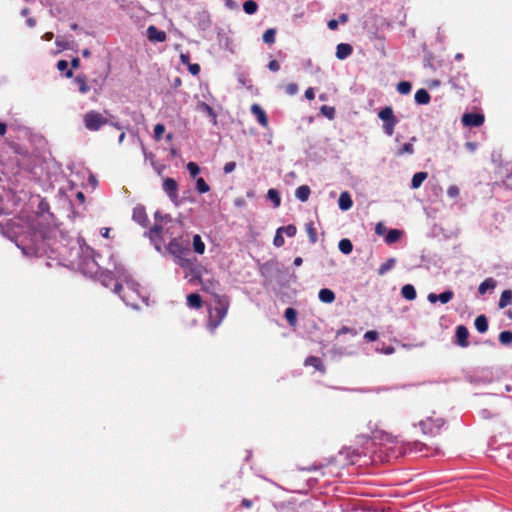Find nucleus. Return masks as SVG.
<instances>
[{
    "label": "nucleus",
    "mask_w": 512,
    "mask_h": 512,
    "mask_svg": "<svg viewBox=\"0 0 512 512\" xmlns=\"http://www.w3.org/2000/svg\"><path fill=\"white\" fill-rule=\"evenodd\" d=\"M71 66L73 68H78L80 66V60L79 58L75 57L71 60Z\"/></svg>",
    "instance_id": "774afa93"
},
{
    "label": "nucleus",
    "mask_w": 512,
    "mask_h": 512,
    "mask_svg": "<svg viewBox=\"0 0 512 512\" xmlns=\"http://www.w3.org/2000/svg\"><path fill=\"white\" fill-rule=\"evenodd\" d=\"M386 231V227L384 226L383 223L379 222L376 224L375 226V233L378 234V235H383Z\"/></svg>",
    "instance_id": "4d7b16f0"
},
{
    "label": "nucleus",
    "mask_w": 512,
    "mask_h": 512,
    "mask_svg": "<svg viewBox=\"0 0 512 512\" xmlns=\"http://www.w3.org/2000/svg\"><path fill=\"white\" fill-rule=\"evenodd\" d=\"M84 126L89 131H98L102 126L107 125L109 120L100 112L88 111L83 117Z\"/></svg>",
    "instance_id": "7ed1b4c3"
},
{
    "label": "nucleus",
    "mask_w": 512,
    "mask_h": 512,
    "mask_svg": "<svg viewBox=\"0 0 512 512\" xmlns=\"http://www.w3.org/2000/svg\"><path fill=\"white\" fill-rule=\"evenodd\" d=\"M241 506L246 509H250L253 506V501L247 498H243L241 501Z\"/></svg>",
    "instance_id": "bf43d9fd"
},
{
    "label": "nucleus",
    "mask_w": 512,
    "mask_h": 512,
    "mask_svg": "<svg viewBox=\"0 0 512 512\" xmlns=\"http://www.w3.org/2000/svg\"><path fill=\"white\" fill-rule=\"evenodd\" d=\"M199 282L202 286V290L205 292L212 293L213 295L216 294L214 291L218 285V282L214 280H202L200 276V271L197 268L191 269V278L189 279V282Z\"/></svg>",
    "instance_id": "39448f33"
},
{
    "label": "nucleus",
    "mask_w": 512,
    "mask_h": 512,
    "mask_svg": "<svg viewBox=\"0 0 512 512\" xmlns=\"http://www.w3.org/2000/svg\"><path fill=\"white\" fill-rule=\"evenodd\" d=\"M133 219L142 226H145L148 222V216L146 214L145 208L142 206L135 207L133 210Z\"/></svg>",
    "instance_id": "4468645a"
},
{
    "label": "nucleus",
    "mask_w": 512,
    "mask_h": 512,
    "mask_svg": "<svg viewBox=\"0 0 512 512\" xmlns=\"http://www.w3.org/2000/svg\"><path fill=\"white\" fill-rule=\"evenodd\" d=\"M475 328L479 333H485L488 330V319L485 315H479L474 322Z\"/></svg>",
    "instance_id": "5701e85b"
},
{
    "label": "nucleus",
    "mask_w": 512,
    "mask_h": 512,
    "mask_svg": "<svg viewBox=\"0 0 512 512\" xmlns=\"http://www.w3.org/2000/svg\"><path fill=\"white\" fill-rule=\"evenodd\" d=\"M347 333H352V334H356L353 329L347 327V326H343L341 329L338 330L337 332V335H341V334H347Z\"/></svg>",
    "instance_id": "680f3d73"
},
{
    "label": "nucleus",
    "mask_w": 512,
    "mask_h": 512,
    "mask_svg": "<svg viewBox=\"0 0 512 512\" xmlns=\"http://www.w3.org/2000/svg\"><path fill=\"white\" fill-rule=\"evenodd\" d=\"M411 89H412V85L408 81H401L397 85V91L403 95L410 93Z\"/></svg>",
    "instance_id": "4c0bfd02"
},
{
    "label": "nucleus",
    "mask_w": 512,
    "mask_h": 512,
    "mask_svg": "<svg viewBox=\"0 0 512 512\" xmlns=\"http://www.w3.org/2000/svg\"><path fill=\"white\" fill-rule=\"evenodd\" d=\"M196 188L197 191L201 194L207 193L210 190L209 185L206 183V181L203 178H198L196 181Z\"/></svg>",
    "instance_id": "a19ab883"
},
{
    "label": "nucleus",
    "mask_w": 512,
    "mask_h": 512,
    "mask_svg": "<svg viewBox=\"0 0 512 512\" xmlns=\"http://www.w3.org/2000/svg\"><path fill=\"white\" fill-rule=\"evenodd\" d=\"M415 101L416 103L420 104V105H426L430 102V94L428 93L427 90L425 89H419L416 91L415 93Z\"/></svg>",
    "instance_id": "6ab92c4d"
},
{
    "label": "nucleus",
    "mask_w": 512,
    "mask_h": 512,
    "mask_svg": "<svg viewBox=\"0 0 512 512\" xmlns=\"http://www.w3.org/2000/svg\"><path fill=\"white\" fill-rule=\"evenodd\" d=\"M461 121L466 127H479L484 123L485 117L481 113H465Z\"/></svg>",
    "instance_id": "0eeeda50"
},
{
    "label": "nucleus",
    "mask_w": 512,
    "mask_h": 512,
    "mask_svg": "<svg viewBox=\"0 0 512 512\" xmlns=\"http://www.w3.org/2000/svg\"><path fill=\"white\" fill-rule=\"evenodd\" d=\"M338 248L343 254L348 255L353 250V244L349 239L343 238L339 241Z\"/></svg>",
    "instance_id": "cd10ccee"
},
{
    "label": "nucleus",
    "mask_w": 512,
    "mask_h": 512,
    "mask_svg": "<svg viewBox=\"0 0 512 512\" xmlns=\"http://www.w3.org/2000/svg\"><path fill=\"white\" fill-rule=\"evenodd\" d=\"M275 36H276V29L269 28L264 32L262 39H263L264 43H266L268 45H272L275 43Z\"/></svg>",
    "instance_id": "473e14b6"
},
{
    "label": "nucleus",
    "mask_w": 512,
    "mask_h": 512,
    "mask_svg": "<svg viewBox=\"0 0 512 512\" xmlns=\"http://www.w3.org/2000/svg\"><path fill=\"white\" fill-rule=\"evenodd\" d=\"M267 196L274 203L275 207H278L280 205L281 199L277 190L269 189Z\"/></svg>",
    "instance_id": "ea45409f"
},
{
    "label": "nucleus",
    "mask_w": 512,
    "mask_h": 512,
    "mask_svg": "<svg viewBox=\"0 0 512 512\" xmlns=\"http://www.w3.org/2000/svg\"><path fill=\"white\" fill-rule=\"evenodd\" d=\"M75 82L78 84L79 92L82 94H86L89 91V86L87 84V78L85 75H78L75 78Z\"/></svg>",
    "instance_id": "c756f323"
},
{
    "label": "nucleus",
    "mask_w": 512,
    "mask_h": 512,
    "mask_svg": "<svg viewBox=\"0 0 512 512\" xmlns=\"http://www.w3.org/2000/svg\"><path fill=\"white\" fill-rule=\"evenodd\" d=\"M243 9L245 13L252 15L258 9V4L254 0H247L243 3Z\"/></svg>",
    "instance_id": "f704fd0d"
},
{
    "label": "nucleus",
    "mask_w": 512,
    "mask_h": 512,
    "mask_svg": "<svg viewBox=\"0 0 512 512\" xmlns=\"http://www.w3.org/2000/svg\"><path fill=\"white\" fill-rule=\"evenodd\" d=\"M430 303H436L438 301V295L434 293H430L427 297Z\"/></svg>",
    "instance_id": "69168bd1"
},
{
    "label": "nucleus",
    "mask_w": 512,
    "mask_h": 512,
    "mask_svg": "<svg viewBox=\"0 0 512 512\" xmlns=\"http://www.w3.org/2000/svg\"><path fill=\"white\" fill-rule=\"evenodd\" d=\"M401 235H402V231H400L398 229H391L388 231V233L385 237V242L387 244H393L400 239Z\"/></svg>",
    "instance_id": "c85d7f7f"
},
{
    "label": "nucleus",
    "mask_w": 512,
    "mask_h": 512,
    "mask_svg": "<svg viewBox=\"0 0 512 512\" xmlns=\"http://www.w3.org/2000/svg\"><path fill=\"white\" fill-rule=\"evenodd\" d=\"M57 68L59 71H66L65 76L71 78L73 76L72 70H67L68 62L66 60H59L57 62Z\"/></svg>",
    "instance_id": "37998d69"
},
{
    "label": "nucleus",
    "mask_w": 512,
    "mask_h": 512,
    "mask_svg": "<svg viewBox=\"0 0 512 512\" xmlns=\"http://www.w3.org/2000/svg\"><path fill=\"white\" fill-rule=\"evenodd\" d=\"M188 70L189 72L194 75V76H197L199 73H200V65L197 64V63H194V64H189L188 65Z\"/></svg>",
    "instance_id": "864d4df0"
},
{
    "label": "nucleus",
    "mask_w": 512,
    "mask_h": 512,
    "mask_svg": "<svg viewBox=\"0 0 512 512\" xmlns=\"http://www.w3.org/2000/svg\"><path fill=\"white\" fill-rule=\"evenodd\" d=\"M236 168V163L234 161H231V162H227L225 165H224V173L226 174H229L231 172H233Z\"/></svg>",
    "instance_id": "5fc2aeb1"
},
{
    "label": "nucleus",
    "mask_w": 512,
    "mask_h": 512,
    "mask_svg": "<svg viewBox=\"0 0 512 512\" xmlns=\"http://www.w3.org/2000/svg\"><path fill=\"white\" fill-rule=\"evenodd\" d=\"M423 429L429 430L433 433V428L439 430L444 425V420L440 417H428L426 420L421 421Z\"/></svg>",
    "instance_id": "9b49d317"
},
{
    "label": "nucleus",
    "mask_w": 512,
    "mask_h": 512,
    "mask_svg": "<svg viewBox=\"0 0 512 512\" xmlns=\"http://www.w3.org/2000/svg\"><path fill=\"white\" fill-rule=\"evenodd\" d=\"M428 173L427 172H417L413 175L411 180V187L413 189H418L422 183L427 179Z\"/></svg>",
    "instance_id": "412c9836"
},
{
    "label": "nucleus",
    "mask_w": 512,
    "mask_h": 512,
    "mask_svg": "<svg viewBox=\"0 0 512 512\" xmlns=\"http://www.w3.org/2000/svg\"><path fill=\"white\" fill-rule=\"evenodd\" d=\"M167 250L175 257H181L188 251V242L184 243L181 238H173L167 245Z\"/></svg>",
    "instance_id": "423d86ee"
},
{
    "label": "nucleus",
    "mask_w": 512,
    "mask_h": 512,
    "mask_svg": "<svg viewBox=\"0 0 512 512\" xmlns=\"http://www.w3.org/2000/svg\"><path fill=\"white\" fill-rule=\"evenodd\" d=\"M378 117L383 121V130L385 134L392 136L398 122L393 109L390 106L382 108L378 113Z\"/></svg>",
    "instance_id": "20e7f679"
},
{
    "label": "nucleus",
    "mask_w": 512,
    "mask_h": 512,
    "mask_svg": "<svg viewBox=\"0 0 512 512\" xmlns=\"http://www.w3.org/2000/svg\"><path fill=\"white\" fill-rule=\"evenodd\" d=\"M285 243L284 241V238L282 236V232L279 231V228L277 229V232H276V235L274 236V239H273V244L276 246V247H281L283 246Z\"/></svg>",
    "instance_id": "09e8293b"
},
{
    "label": "nucleus",
    "mask_w": 512,
    "mask_h": 512,
    "mask_svg": "<svg viewBox=\"0 0 512 512\" xmlns=\"http://www.w3.org/2000/svg\"><path fill=\"white\" fill-rule=\"evenodd\" d=\"M285 91L289 95H295L298 92V86L295 83H289L285 86Z\"/></svg>",
    "instance_id": "603ef678"
},
{
    "label": "nucleus",
    "mask_w": 512,
    "mask_h": 512,
    "mask_svg": "<svg viewBox=\"0 0 512 512\" xmlns=\"http://www.w3.org/2000/svg\"><path fill=\"white\" fill-rule=\"evenodd\" d=\"M251 113L256 117L258 123L262 127L268 126V117L266 112L262 109V107L259 104H253L251 106Z\"/></svg>",
    "instance_id": "9d476101"
},
{
    "label": "nucleus",
    "mask_w": 512,
    "mask_h": 512,
    "mask_svg": "<svg viewBox=\"0 0 512 512\" xmlns=\"http://www.w3.org/2000/svg\"><path fill=\"white\" fill-rule=\"evenodd\" d=\"M284 316L291 326H295L297 323V311L294 308H287Z\"/></svg>",
    "instance_id": "2f4dec72"
},
{
    "label": "nucleus",
    "mask_w": 512,
    "mask_h": 512,
    "mask_svg": "<svg viewBox=\"0 0 512 512\" xmlns=\"http://www.w3.org/2000/svg\"><path fill=\"white\" fill-rule=\"evenodd\" d=\"M456 344L460 347H467L469 345V331L466 326L459 325L456 328Z\"/></svg>",
    "instance_id": "1a4fd4ad"
},
{
    "label": "nucleus",
    "mask_w": 512,
    "mask_h": 512,
    "mask_svg": "<svg viewBox=\"0 0 512 512\" xmlns=\"http://www.w3.org/2000/svg\"><path fill=\"white\" fill-rule=\"evenodd\" d=\"M113 292L120 296L126 305L133 308H139L144 302V296L140 290V285L132 279H125L123 283L116 281Z\"/></svg>",
    "instance_id": "f257e3e1"
},
{
    "label": "nucleus",
    "mask_w": 512,
    "mask_h": 512,
    "mask_svg": "<svg viewBox=\"0 0 512 512\" xmlns=\"http://www.w3.org/2000/svg\"><path fill=\"white\" fill-rule=\"evenodd\" d=\"M305 97L308 100H313L315 98V92H314V89L312 87H309L308 89H306Z\"/></svg>",
    "instance_id": "13d9d810"
},
{
    "label": "nucleus",
    "mask_w": 512,
    "mask_h": 512,
    "mask_svg": "<svg viewBox=\"0 0 512 512\" xmlns=\"http://www.w3.org/2000/svg\"><path fill=\"white\" fill-rule=\"evenodd\" d=\"M401 294H402L403 298L410 300V301L414 300L417 296L416 290H415L414 286L411 284L404 285L401 289Z\"/></svg>",
    "instance_id": "b1692460"
},
{
    "label": "nucleus",
    "mask_w": 512,
    "mask_h": 512,
    "mask_svg": "<svg viewBox=\"0 0 512 512\" xmlns=\"http://www.w3.org/2000/svg\"><path fill=\"white\" fill-rule=\"evenodd\" d=\"M465 145H466V148L468 150H470L471 152H474L477 148V144L474 142H467Z\"/></svg>",
    "instance_id": "338daca9"
},
{
    "label": "nucleus",
    "mask_w": 512,
    "mask_h": 512,
    "mask_svg": "<svg viewBox=\"0 0 512 512\" xmlns=\"http://www.w3.org/2000/svg\"><path fill=\"white\" fill-rule=\"evenodd\" d=\"M453 296V291L446 290L438 295V301H440L442 304H446L453 298Z\"/></svg>",
    "instance_id": "c03bdc74"
},
{
    "label": "nucleus",
    "mask_w": 512,
    "mask_h": 512,
    "mask_svg": "<svg viewBox=\"0 0 512 512\" xmlns=\"http://www.w3.org/2000/svg\"><path fill=\"white\" fill-rule=\"evenodd\" d=\"M112 281H113L112 276H110V275H106V276H104V278H103V280H102V283H103L106 287H108Z\"/></svg>",
    "instance_id": "0e129e2a"
},
{
    "label": "nucleus",
    "mask_w": 512,
    "mask_h": 512,
    "mask_svg": "<svg viewBox=\"0 0 512 512\" xmlns=\"http://www.w3.org/2000/svg\"><path fill=\"white\" fill-rule=\"evenodd\" d=\"M187 170L189 171L190 175L194 178L196 177L199 173H200V167L194 163V162H189L187 164Z\"/></svg>",
    "instance_id": "49530a36"
},
{
    "label": "nucleus",
    "mask_w": 512,
    "mask_h": 512,
    "mask_svg": "<svg viewBox=\"0 0 512 512\" xmlns=\"http://www.w3.org/2000/svg\"><path fill=\"white\" fill-rule=\"evenodd\" d=\"M321 112L323 115H325L329 119H333L335 116V109L330 106L323 105L321 107Z\"/></svg>",
    "instance_id": "de8ad7c7"
},
{
    "label": "nucleus",
    "mask_w": 512,
    "mask_h": 512,
    "mask_svg": "<svg viewBox=\"0 0 512 512\" xmlns=\"http://www.w3.org/2000/svg\"><path fill=\"white\" fill-rule=\"evenodd\" d=\"M395 259L394 258H389L386 260V262H384L383 264L380 265L379 269H378V274L379 275H384L385 273H387L390 269L393 268V266L395 265Z\"/></svg>",
    "instance_id": "72a5a7b5"
},
{
    "label": "nucleus",
    "mask_w": 512,
    "mask_h": 512,
    "mask_svg": "<svg viewBox=\"0 0 512 512\" xmlns=\"http://www.w3.org/2000/svg\"><path fill=\"white\" fill-rule=\"evenodd\" d=\"M268 68L273 72H277L280 69V64L277 60H271L268 63Z\"/></svg>",
    "instance_id": "6e6d98bb"
},
{
    "label": "nucleus",
    "mask_w": 512,
    "mask_h": 512,
    "mask_svg": "<svg viewBox=\"0 0 512 512\" xmlns=\"http://www.w3.org/2000/svg\"><path fill=\"white\" fill-rule=\"evenodd\" d=\"M414 153V147L412 142L405 143L402 145L396 152V156H402L404 154H413Z\"/></svg>",
    "instance_id": "e433bc0d"
},
{
    "label": "nucleus",
    "mask_w": 512,
    "mask_h": 512,
    "mask_svg": "<svg viewBox=\"0 0 512 512\" xmlns=\"http://www.w3.org/2000/svg\"><path fill=\"white\" fill-rule=\"evenodd\" d=\"M305 230L307 232L310 243L314 244L318 240L317 230L313 221H309L305 224Z\"/></svg>",
    "instance_id": "4be33fe9"
},
{
    "label": "nucleus",
    "mask_w": 512,
    "mask_h": 512,
    "mask_svg": "<svg viewBox=\"0 0 512 512\" xmlns=\"http://www.w3.org/2000/svg\"><path fill=\"white\" fill-rule=\"evenodd\" d=\"M338 205H339V208L343 211H347L352 207L353 201H352L350 194L347 191L342 192L340 194L339 199H338Z\"/></svg>",
    "instance_id": "2eb2a0df"
},
{
    "label": "nucleus",
    "mask_w": 512,
    "mask_h": 512,
    "mask_svg": "<svg viewBox=\"0 0 512 512\" xmlns=\"http://www.w3.org/2000/svg\"><path fill=\"white\" fill-rule=\"evenodd\" d=\"M499 341L503 345H509L512 343V332L511 331H502L499 334Z\"/></svg>",
    "instance_id": "58836bf2"
},
{
    "label": "nucleus",
    "mask_w": 512,
    "mask_h": 512,
    "mask_svg": "<svg viewBox=\"0 0 512 512\" xmlns=\"http://www.w3.org/2000/svg\"><path fill=\"white\" fill-rule=\"evenodd\" d=\"M193 248H194V251L198 254H203L205 251V244L202 241L200 235H198V234H195L193 236Z\"/></svg>",
    "instance_id": "7c9ffc66"
},
{
    "label": "nucleus",
    "mask_w": 512,
    "mask_h": 512,
    "mask_svg": "<svg viewBox=\"0 0 512 512\" xmlns=\"http://www.w3.org/2000/svg\"><path fill=\"white\" fill-rule=\"evenodd\" d=\"M496 287V281L493 278L485 279L478 287V292L483 295L488 290H493Z\"/></svg>",
    "instance_id": "a878e982"
},
{
    "label": "nucleus",
    "mask_w": 512,
    "mask_h": 512,
    "mask_svg": "<svg viewBox=\"0 0 512 512\" xmlns=\"http://www.w3.org/2000/svg\"><path fill=\"white\" fill-rule=\"evenodd\" d=\"M304 365L305 366H312L316 370L321 371V372L325 371V368H324V365H323L321 359L319 357H316V356H309V357H307L305 359V361H304Z\"/></svg>",
    "instance_id": "f3484780"
},
{
    "label": "nucleus",
    "mask_w": 512,
    "mask_h": 512,
    "mask_svg": "<svg viewBox=\"0 0 512 512\" xmlns=\"http://www.w3.org/2000/svg\"><path fill=\"white\" fill-rule=\"evenodd\" d=\"M327 25L330 30H336L338 28L339 21L336 19H331L328 21Z\"/></svg>",
    "instance_id": "052dcab7"
},
{
    "label": "nucleus",
    "mask_w": 512,
    "mask_h": 512,
    "mask_svg": "<svg viewBox=\"0 0 512 512\" xmlns=\"http://www.w3.org/2000/svg\"><path fill=\"white\" fill-rule=\"evenodd\" d=\"M353 52V48L350 44L340 43L336 47V57L340 60H344L349 57Z\"/></svg>",
    "instance_id": "ddd939ff"
},
{
    "label": "nucleus",
    "mask_w": 512,
    "mask_h": 512,
    "mask_svg": "<svg viewBox=\"0 0 512 512\" xmlns=\"http://www.w3.org/2000/svg\"><path fill=\"white\" fill-rule=\"evenodd\" d=\"M198 110H200L204 113H207L210 117H212L214 120H216L217 115H216L214 109L209 104H207L205 102H199Z\"/></svg>",
    "instance_id": "c9c22d12"
},
{
    "label": "nucleus",
    "mask_w": 512,
    "mask_h": 512,
    "mask_svg": "<svg viewBox=\"0 0 512 512\" xmlns=\"http://www.w3.org/2000/svg\"><path fill=\"white\" fill-rule=\"evenodd\" d=\"M279 231L284 232L288 237H293L296 235L297 229L294 225L282 226L279 228Z\"/></svg>",
    "instance_id": "a18cd8bd"
},
{
    "label": "nucleus",
    "mask_w": 512,
    "mask_h": 512,
    "mask_svg": "<svg viewBox=\"0 0 512 512\" xmlns=\"http://www.w3.org/2000/svg\"><path fill=\"white\" fill-rule=\"evenodd\" d=\"M310 193H311V190H310L309 186L302 185L296 189L295 196L298 200H300L302 202H306L310 196Z\"/></svg>",
    "instance_id": "aec40b11"
},
{
    "label": "nucleus",
    "mask_w": 512,
    "mask_h": 512,
    "mask_svg": "<svg viewBox=\"0 0 512 512\" xmlns=\"http://www.w3.org/2000/svg\"><path fill=\"white\" fill-rule=\"evenodd\" d=\"M214 307L209 310L208 328L215 330L227 316L230 300L227 295L214 294Z\"/></svg>",
    "instance_id": "f03ea898"
},
{
    "label": "nucleus",
    "mask_w": 512,
    "mask_h": 512,
    "mask_svg": "<svg viewBox=\"0 0 512 512\" xmlns=\"http://www.w3.org/2000/svg\"><path fill=\"white\" fill-rule=\"evenodd\" d=\"M447 195L450 198H456L459 195V188L456 185H451L447 189Z\"/></svg>",
    "instance_id": "3c124183"
},
{
    "label": "nucleus",
    "mask_w": 512,
    "mask_h": 512,
    "mask_svg": "<svg viewBox=\"0 0 512 512\" xmlns=\"http://www.w3.org/2000/svg\"><path fill=\"white\" fill-rule=\"evenodd\" d=\"M147 37L150 41L154 42H164L167 38L166 33L162 30H159L154 25H151L147 28Z\"/></svg>",
    "instance_id": "f8f14e48"
},
{
    "label": "nucleus",
    "mask_w": 512,
    "mask_h": 512,
    "mask_svg": "<svg viewBox=\"0 0 512 512\" xmlns=\"http://www.w3.org/2000/svg\"><path fill=\"white\" fill-rule=\"evenodd\" d=\"M180 60L183 64L189 65L190 64V55L189 54H180Z\"/></svg>",
    "instance_id": "e2e57ef3"
},
{
    "label": "nucleus",
    "mask_w": 512,
    "mask_h": 512,
    "mask_svg": "<svg viewBox=\"0 0 512 512\" xmlns=\"http://www.w3.org/2000/svg\"><path fill=\"white\" fill-rule=\"evenodd\" d=\"M187 304L191 308L199 309L202 307V298L197 293H191L187 296Z\"/></svg>",
    "instance_id": "393cba45"
},
{
    "label": "nucleus",
    "mask_w": 512,
    "mask_h": 512,
    "mask_svg": "<svg viewBox=\"0 0 512 512\" xmlns=\"http://www.w3.org/2000/svg\"><path fill=\"white\" fill-rule=\"evenodd\" d=\"M149 238L152 242L159 243L163 241L162 238V226L155 224L152 226L148 232Z\"/></svg>",
    "instance_id": "dca6fc26"
},
{
    "label": "nucleus",
    "mask_w": 512,
    "mask_h": 512,
    "mask_svg": "<svg viewBox=\"0 0 512 512\" xmlns=\"http://www.w3.org/2000/svg\"><path fill=\"white\" fill-rule=\"evenodd\" d=\"M512 302V290H504L500 296L498 306L503 309Z\"/></svg>",
    "instance_id": "bb28decb"
},
{
    "label": "nucleus",
    "mask_w": 512,
    "mask_h": 512,
    "mask_svg": "<svg viewBox=\"0 0 512 512\" xmlns=\"http://www.w3.org/2000/svg\"><path fill=\"white\" fill-rule=\"evenodd\" d=\"M166 128L164 124L158 123L154 126V139L159 141L162 139V136L165 132Z\"/></svg>",
    "instance_id": "79ce46f5"
},
{
    "label": "nucleus",
    "mask_w": 512,
    "mask_h": 512,
    "mask_svg": "<svg viewBox=\"0 0 512 512\" xmlns=\"http://www.w3.org/2000/svg\"><path fill=\"white\" fill-rule=\"evenodd\" d=\"M364 339L369 341V342L376 341L378 339V333L376 331H374V330L367 331L364 334Z\"/></svg>",
    "instance_id": "8fccbe9b"
},
{
    "label": "nucleus",
    "mask_w": 512,
    "mask_h": 512,
    "mask_svg": "<svg viewBox=\"0 0 512 512\" xmlns=\"http://www.w3.org/2000/svg\"><path fill=\"white\" fill-rule=\"evenodd\" d=\"M318 297L321 302L330 304L335 300V293L328 288H323L319 291Z\"/></svg>",
    "instance_id": "a211bd4d"
},
{
    "label": "nucleus",
    "mask_w": 512,
    "mask_h": 512,
    "mask_svg": "<svg viewBox=\"0 0 512 512\" xmlns=\"http://www.w3.org/2000/svg\"><path fill=\"white\" fill-rule=\"evenodd\" d=\"M163 190L172 201L177 200L178 184L173 178H166L163 181Z\"/></svg>",
    "instance_id": "6e6552de"
}]
</instances>
